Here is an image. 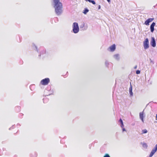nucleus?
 I'll use <instances>...</instances> for the list:
<instances>
[{"instance_id": "obj_2", "label": "nucleus", "mask_w": 157, "mask_h": 157, "mask_svg": "<svg viewBox=\"0 0 157 157\" xmlns=\"http://www.w3.org/2000/svg\"><path fill=\"white\" fill-rule=\"evenodd\" d=\"M73 31L75 33H77L79 31V28L78 23L77 22H74L72 25Z\"/></svg>"}, {"instance_id": "obj_19", "label": "nucleus", "mask_w": 157, "mask_h": 157, "mask_svg": "<svg viewBox=\"0 0 157 157\" xmlns=\"http://www.w3.org/2000/svg\"><path fill=\"white\" fill-rule=\"evenodd\" d=\"M119 122L121 124H123V121L121 118H120L119 119Z\"/></svg>"}, {"instance_id": "obj_21", "label": "nucleus", "mask_w": 157, "mask_h": 157, "mask_svg": "<svg viewBox=\"0 0 157 157\" xmlns=\"http://www.w3.org/2000/svg\"><path fill=\"white\" fill-rule=\"evenodd\" d=\"M91 3H92L94 5H95L96 4L94 0H91Z\"/></svg>"}, {"instance_id": "obj_24", "label": "nucleus", "mask_w": 157, "mask_h": 157, "mask_svg": "<svg viewBox=\"0 0 157 157\" xmlns=\"http://www.w3.org/2000/svg\"><path fill=\"white\" fill-rule=\"evenodd\" d=\"M121 128H124V124H121Z\"/></svg>"}, {"instance_id": "obj_20", "label": "nucleus", "mask_w": 157, "mask_h": 157, "mask_svg": "<svg viewBox=\"0 0 157 157\" xmlns=\"http://www.w3.org/2000/svg\"><path fill=\"white\" fill-rule=\"evenodd\" d=\"M105 65L106 66L108 67V64H109L108 62L107 61H106L105 62Z\"/></svg>"}, {"instance_id": "obj_13", "label": "nucleus", "mask_w": 157, "mask_h": 157, "mask_svg": "<svg viewBox=\"0 0 157 157\" xmlns=\"http://www.w3.org/2000/svg\"><path fill=\"white\" fill-rule=\"evenodd\" d=\"M113 57L114 58L117 60H119V56L118 54L114 55Z\"/></svg>"}, {"instance_id": "obj_27", "label": "nucleus", "mask_w": 157, "mask_h": 157, "mask_svg": "<svg viewBox=\"0 0 157 157\" xmlns=\"http://www.w3.org/2000/svg\"><path fill=\"white\" fill-rule=\"evenodd\" d=\"M137 68V65H136V66H135L134 67V69H136Z\"/></svg>"}, {"instance_id": "obj_9", "label": "nucleus", "mask_w": 157, "mask_h": 157, "mask_svg": "<svg viewBox=\"0 0 157 157\" xmlns=\"http://www.w3.org/2000/svg\"><path fill=\"white\" fill-rule=\"evenodd\" d=\"M155 25V23L154 22H153L150 25V29L151 32V33H153L154 30V26Z\"/></svg>"}, {"instance_id": "obj_4", "label": "nucleus", "mask_w": 157, "mask_h": 157, "mask_svg": "<svg viewBox=\"0 0 157 157\" xmlns=\"http://www.w3.org/2000/svg\"><path fill=\"white\" fill-rule=\"evenodd\" d=\"M144 48L147 49L149 48V40L148 38H146L143 42Z\"/></svg>"}, {"instance_id": "obj_16", "label": "nucleus", "mask_w": 157, "mask_h": 157, "mask_svg": "<svg viewBox=\"0 0 157 157\" xmlns=\"http://www.w3.org/2000/svg\"><path fill=\"white\" fill-rule=\"evenodd\" d=\"M143 146L144 148H147V144L145 143H144L143 144Z\"/></svg>"}, {"instance_id": "obj_12", "label": "nucleus", "mask_w": 157, "mask_h": 157, "mask_svg": "<svg viewBox=\"0 0 157 157\" xmlns=\"http://www.w3.org/2000/svg\"><path fill=\"white\" fill-rule=\"evenodd\" d=\"M144 111L140 113V118L142 121L144 122Z\"/></svg>"}, {"instance_id": "obj_17", "label": "nucleus", "mask_w": 157, "mask_h": 157, "mask_svg": "<svg viewBox=\"0 0 157 157\" xmlns=\"http://www.w3.org/2000/svg\"><path fill=\"white\" fill-rule=\"evenodd\" d=\"M147 131L146 129H144L142 130V133H146L147 132Z\"/></svg>"}, {"instance_id": "obj_29", "label": "nucleus", "mask_w": 157, "mask_h": 157, "mask_svg": "<svg viewBox=\"0 0 157 157\" xmlns=\"http://www.w3.org/2000/svg\"><path fill=\"white\" fill-rule=\"evenodd\" d=\"M156 120H157V114H156Z\"/></svg>"}, {"instance_id": "obj_28", "label": "nucleus", "mask_w": 157, "mask_h": 157, "mask_svg": "<svg viewBox=\"0 0 157 157\" xmlns=\"http://www.w3.org/2000/svg\"><path fill=\"white\" fill-rule=\"evenodd\" d=\"M107 2L109 3H110V2H111V0H107Z\"/></svg>"}, {"instance_id": "obj_14", "label": "nucleus", "mask_w": 157, "mask_h": 157, "mask_svg": "<svg viewBox=\"0 0 157 157\" xmlns=\"http://www.w3.org/2000/svg\"><path fill=\"white\" fill-rule=\"evenodd\" d=\"M89 10L87 8H85L84 9V10L83 11V13L85 14H86L87 12H89Z\"/></svg>"}, {"instance_id": "obj_32", "label": "nucleus", "mask_w": 157, "mask_h": 157, "mask_svg": "<svg viewBox=\"0 0 157 157\" xmlns=\"http://www.w3.org/2000/svg\"><path fill=\"white\" fill-rule=\"evenodd\" d=\"M40 56V54L39 55V56Z\"/></svg>"}, {"instance_id": "obj_8", "label": "nucleus", "mask_w": 157, "mask_h": 157, "mask_svg": "<svg viewBox=\"0 0 157 157\" xmlns=\"http://www.w3.org/2000/svg\"><path fill=\"white\" fill-rule=\"evenodd\" d=\"M154 19V18H149L145 21L144 24L147 25H148L149 23L152 21Z\"/></svg>"}, {"instance_id": "obj_33", "label": "nucleus", "mask_w": 157, "mask_h": 157, "mask_svg": "<svg viewBox=\"0 0 157 157\" xmlns=\"http://www.w3.org/2000/svg\"><path fill=\"white\" fill-rule=\"evenodd\" d=\"M11 128H9V130H10V129H11Z\"/></svg>"}, {"instance_id": "obj_22", "label": "nucleus", "mask_w": 157, "mask_h": 157, "mask_svg": "<svg viewBox=\"0 0 157 157\" xmlns=\"http://www.w3.org/2000/svg\"><path fill=\"white\" fill-rule=\"evenodd\" d=\"M104 157H110V156L108 154H106L104 155Z\"/></svg>"}, {"instance_id": "obj_10", "label": "nucleus", "mask_w": 157, "mask_h": 157, "mask_svg": "<svg viewBox=\"0 0 157 157\" xmlns=\"http://www.w3.org/2000/svg\"><path fill=\"white\" fill-rule=\"evenodd\" d=\"M132 86L130 83V87L129 88V93L131 97L133 95V93L132 92Z\"/></svg>"}, {"instance_id": "obj_18", "label": "nucleus", "mask_w": 157, "mask_h": 157, "mask_svg": "<svg viewBox=\"0 0 157 157\" xmlns=\"http://www.w3.org/2000/svg\"><path fill=\"white\" fill-rule=\"evenodd\" d=\"M140 71L139 70H137L136 71V74H139L140 73Z\"/></svg>"}, {"instance_id": "obj_23", "label": "nucleus", "mask_w": 157, "mask_h": 157, "mask_svg": "<svg viewBox=\"0 0 157 157\" xmlns=\"http://www.w3.org/2000/svg\"><path fill=\"white\" fill-rule=\"evenodd\" d=\"M122 131L123 132H124V131H126V130L124 128H122Z\"/></svg>"}, {"instance_id": "obj_30", "label": "nucleus", "mask_w": 157, "mask_h": 157, "mask_svg": "<svg viewBox=\"0 0 157 157\" xmlns=\"http://www.w3.org/2000/svg\"><path fill=\"white\" fill-rule=\"evenodd\" d=\"M91 0H90L89 1V2L90 3H91Z\"/></svg>"}, {"instance_id": "obj_11", "label": "nucleus", "mask_w": 157, "mask_h": 157, "mask_svg": "<svg viewBox=\"0 0 157 157\" xmlns=\"http://www.w3.org/2000/svg\"><path fill=\"white\" fill-rule=\"evenodd\" d=\"M80 28L81 29H82V30H85L87 29V27H85V24L84 23H83L82 24L80 25Z\"/></svg>"}, {"instance_id": "obj_15", "label": "nucleus", "mask_w": 157, "mask_h": 157, "mask_svg": "<svg viewBox=\"0 0 157 157\" xmlns=\"http://www.w3.org/2000/svg\"><path fill=\"white\" fill-rule=\"evenodd\" d=\"M32 47H35V50L37 52H38V50L37 49V47L34 44H33V45H32Z\"/></svg>"}, {"instance_id": "obj_6", "label": "nucleus", "mask_w": 157, "mask_h": 157, "mask_svg": "<svg viewBox=\"0 0 157 157\" xmlns=\"http://www.w3.org/2000/svg\"><path fill=\"white\" fill-rule=\"evenodd\" d=\"M151 45L153 47H155L156 45V41L155 38L154 37L151 38V40L150 42Z\"/></svg>"}, {"instance_id": "obj_7", "label": "nucleus", "mask_w": 157, "mask_h": 157, "mask_svg": "<svg viewBox=\"0 0 157 157\" xmlns=\"http://www.w3.org/2000/svg\"><path fill=\"white\" fill-rule=\"evenodd\" d=\"M115 49L116 45L114 44L110 46L108 50H109L111 52H113L115 50Z\"/></svg>"}, {"instance_id": "obj_31", "label": "nucleus", "mask_w": 157, "mask_h": 157, "mask_svg": "<svg viewBox=\"0 0 157 157\" xmlns=\"http://www.w3.org/2000/svg\"><path fill=\"white\" fill-rule=\"evenodd\" d=\"M154 122H155V123H157V121H155Z\"/></svg>"}, {"instance_id": "obj_1", "label": "nucleus", "mask_w": 157, "mask_h": 157, "mask_svg": "<svg viewBox=\"0 0 157 157\" xmlns=\"http://www.w3.org/2000/svg\"><path fill=\"white\" fill-rule=\"evenodd\" d=\"M52 5L55 8V12L56 14L59 16L63 12L62 4L60 2V0H52Z\"/></svg>"}, {"instance_id": "obj_26", "label": "nucleus", "mask_w": 157, "mask_h": 157, "mask_svg": "<svg viewBox=\"0 0 157 157\" xmlns=\"http://www.w3.org/2000/svg\"><path fill=\"white\" fill-rule=\"evenodd\" d=\"M101 8V6L100 5H99L98 6V10L100 9Z\"/></svg>"}, {"instance_id": "obj_5", "label": "nucleus", "mask_w": 157, "mask_h": 157, "mask_svg": "<svg viewBox=\"0 0 157 157\" xmlns=\"http://www.w3.org/2000/svg\"><path fill=\"white\" fill-rule=\"evenodd\" d=\"M157 150V144H156L155 147L151 151L149 157H151L153 156L155 153L156 151Z\"/></svg>"}, {"instance_id": "obj_25", "label": "nucleus", "mask_w": 157, "mask_h": 157, "mask_svg": "<svg viewBox=\"0 0 157 157\" xmlns=\"http://www.w3.org/2000/svg\"><path fill=\"white\" fill-rule=\"evenodd\" d=\"M150 62L151 63H152L153 64L154 63L153 61L151 59H150Z\"/></svg>"}, {"instance_id": "obj_3", "label": "nucleus", "mask_w": 157, "mask_h": 157, "mask_svg": "<svg viewBox=\"0 0 157 157\" xmlns=\"http://www.w3.org/2000/svg\"><path fill=\"white\" fill-rule=\"evenodd\" d=\"M50 82L49 78H46L42 80L40 82L41 84L43 85H47Z\"/></svg>"}]
</instances>
